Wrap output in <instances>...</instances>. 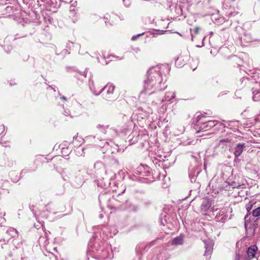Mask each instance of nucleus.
<instances>
[{
  "mask_svg": "<svg viewBox=\"0 0 260 260\" xmlns=\"http://www.w3.org/2000/svg\"><path fill=\"white\" fill-rule=\"evenodd\" d=\"M89 247L87 251V259L88 255L95 259L105 260L109 256L110 252L108 246L104 241L100 239H94L93 242L91 239L89 243Z\"/></svg>",
  "mask_w": 260,
  "mask_h": 260,
  "instance_id": "obj_1",
  "label": "nucleus"
},
{
  "mask_svg": "<svg viewBox=\"0 0 260 260\" xmlns=\"http://www.w3.org/2000/svg\"><path fill=\"white\" fill-rule=\"evenodd\" d=\"M259 216H260V212H247L244 217L245 223L252 224L251 222L256 221L257 218H256V217Z\"/></svg>",
  "mask_w": 260,
  "mask_h": 260,
  "instance_id": "obj_2",
  "label": "nucleus"
},
{
  "mask_svg": "<svg viewBox=\"0 0 260 260\" xmlns=\"http://www.w3.org/2000/svg\"><path fill=\"white\" fill-rule=\"evenodd\" d=\"M205 244V251L204 255L207 256L211 254L213 250V242L210 240L204 241Z\"/></svg>",
  "mask_w": 260,
  "mask_h": 260,
  "instance_id": "obj_3",
  "label": "nucleus"
},
{
  "mask_svg": "<svg viewBox=\"0 0 260 260\" xmlns=\"http://www.w3.org/2000/svg\"><path fill=\"white\" fill-rule=\"evenodd\" d=\"M245 229L246 237L247 238H250L254 234L255 229L254 224H248L247 223H245Z\"/></svg>",
  "mask_w": 260,
  "mask_h": 260,
  "instance_id": "obj_4",
  "label": "nucleus"
},
{
  "mask_svg": "<svg viewBox=\"0 0 260 260\" xmlns=\"http://www.w3.org/2000/svg\"><path fill=\"white\" fill-rule=\"evenodd\" d=\"M101 227L102 228V230L103 234L105 235L107 237H109V230H113V231H112L113 235H116L118 232L115 226L101 225Z\"/></svg>",
  "mask_w": 260,
  "mask_h": 260,
  "instance_id": "obj_5",
  "label": "nucleus"
},
{
  "mask_svg": "<svg viewBox=\"0 0 260 260\" xmlns=\"http://www.w3.org/2000/svg\"><path fill=\"white\" fill-rule=\"evenodd\" d=\"M227 212H217L215 217V220L217 222H224L228 219Z\"/></svg>",
  "mask_w": 260,
  "mask_h": 260,
  "instance_id": "obj_6",
  "label": "nucleus"
},
{
  "mask_svg": "<svg viewBox=\"0 0 260 260\" xmlns=\"http://www.w3.org/2000/svg\"><path fill=\"white\" fill-rule=\"evenodd\" d=\"M258 248L256 245H252L250 246L247 251L248 257L249 259L253 258L255 257V254Z\"/></svg>",
  "mask_w": 260,
  "mask_h": 260,
  "instance_id": "obj_7",
  "label": "nucleus"
},
{
  "mask_svg": "<svg viewBox=\"0 0 260 260\" xmlns=\"http://www.w3.org/2000/svg\"><path fill=\"white\" fill-rule=\"evenodd\" d=\"M211 206V200L208 198H205L201 205V209L203 210H208Z\"/></svg>",
  "mask_w": 260,
  "mask_h": 260,
  "instance_id": "obj_8",
  "label": "nucleus"
},
{
  "mask_svg": "<svg viewBox=\"0 0 260 260\" xmlns=\"http://www.w3.org/2000/svg\"><path fill=\"white\" fill-rule=\"evenodd\" d=\"M184 236L180 235L174 238L171 241V245H182L183 243Z\"/></svg>",
  "mask_w": 260,
  "mask_h": 260,
  "instance_id": "obj_9",
  "label": "nucleus"
},
{
  "mask_svg": "<svg viewBox=\"0 0 260 260\" xmlns=\"http://www.w3.org/2000/svg\"><path fill=\"white\" fill-rule=\"evenodd\" d=\"M245 147L244 144H238L235 147L234 155L235 157H239L243 152Z\"/></svg>",
  "mask_w": 260,
  "mask_h": 260,
  "instance_id": "obj_10",
  "label": "nucleus"
},
{
  "mask_svg": "<svg viewBox=\"0 0 260 260\" xmlns=\"http://www.w3.org/2000/svg\"><path fill=\"white\" fill-rule=\"evenodd\" d=\"M217 121L216 120H209L203 124L202 129H204V131H206L209 128L215 126L217 124Z\"/></svg>",
  "mask_w": 260,
  "mask_h": 260,
  "instance_id": "obj_11",
  "label": "nucleus"
},
{
  "mask_svg": "<svg viewBox=\"0 0 260 260\" xmlns=\"http://www.w3.org/2000/svg\"><path fill=\"white\" fill-rule=\"evenodd\" d=\"M115 86L112 84L106 85L103 89L104 92H106L108 94H112L114 92Z\"/></svg>",
  "mask_w": 260,
  "mask_h": 260,
  "instance_id": "obj_12",
  "label": "nucleus"
},
{
  "mask_svg": "<svg viewBox=\"0 0 260 260\" xmlns=\"http://www.w3.org/2000/svg\"><path fill=\"white\" fill-rule=\"evenodd\" d=\"M7 234L9 235L10 238L18 237V231L13 228H10L7 231Z\"/></svg>",
  "mask_w": 260,
  "mask_h": 260,
  "instance_id": "obj_13",
  "label": "nucleus"
},
{
  "mask_svg": "<svg viewBox=\"0 0 260 260\" xmlns=\"http://www.w3.org/2000/svg\"><path fill=\"white\" fill-rule=\"evenodd\" d=\"M34 216L36 218V220L38 221L37 223H34V227L37 229H40L41 228H43L44 225V221L42 220H40L38 217L36 213H34Z\"/></svg>",
  "mask_w": 260,
  "mask_h": 260,
  "instance_id": "obj_14",
  "label": "nucleus"
},
{
  "mask_svg": "<svg viewBox=\"0 0 260 260\" xmlns=\"http://www.w3.org/2000/svg\"><path fill=\"white\" fill-rule=\"evenodd\" d=\"M256 204V202L253 203V202H249L246 205V209L247 211H250L254 205Z\"/></svg>",
  "mask_w": 260,
  "mask_h": 260,
  "instance_id": "obj_15",
  "label": "nucleus"
},
{
  "mask_svg": "<svg viewBox=\"0 0 260 260\" xmlns=\"http://www.w3.org/2000/svg\"><path fill=\"white\" fill-rule=\"evenodd\" d=\"M199 29H200V28L199 27H196L194 29V33L195 35H197L198 34L199 32Z\"/></svg>",
  "mask_w": 260,
  "mask_h": 260,
  "instance_id": "obj_16",
  "label": "nucleus"
},
{
  "mask_svg": "<svg viewBox=\"0 0 260 260\" xmlns=\"http://www.w3.org/2000/svg\"><path fill=\"white\" fill-rule=\"evenodd\" d=\"M5 215V213H4L3 214L2 213H1V214H0V221H1L2 220H4V221L5 220V219L3 218V216H4Z\"/></svg>",
  "mask_w": 260,
  "mask_h": 260,
  "instance_id": "obj_17",
  "label": "nucleus"
},
{
  "mask_svg": "<svg viewBox=\"0 0 260 260\" xmlns=\"http://www.w3.org/2000/svg\"><path fill=\"white\" fill-rule=\"evenodd\" d=\"M109 237H112L114 235H113V232L112 231H113V230H109Z\"/></svg>",
  "mask_w": 260,
  "mask_h": 260,
  "instance_id": "obj_18",
  "label": "nucleus"
},
{
  "mask_svg": "<svg viewBox=\"0 0 260 260\" xmlns=\"http://www.w3.org/2000/svg\"><path fill=\"white\" fill-rule=\"evenodd\" d=\"M252 211H260V207H256L254 210H253Z\"/></svg>",
  "mask_w": 260,
  "mask_h": 260,
  "instance_id": "obj_19",
  "label": "nucleus"
},
{
  "mask_svg": "<svg viewBox=\"0 0 260 260\" xmlns=\"http://www.w3.org/2000/svg\"><path fill=\"white\" fill-rule=\"evenodd\" d=\"M154 242H155V241H151V242H150V243L148 244V246H149V247H150L151 245H152L153 244H154Z\"/></svg>",
  "mask_w": 260,
  "mask_h": 260,
  "instance_id": "obj_20",
  "label": "nucleus"
},
{
  "mask_svg": "<svg viewBox=\"0 0 260 260\" xmlns=\"http://www.w3.org/2000/svg\"><path fill=\"white\" fill-rule=\"evenodd\" d=\"M61 99H62V100H63L64 101H67V98L64 96H61Z\"/></svg>",
  "mask_w": 260,
  "mask_h": 260,
  "instance_id": "obj_21",
  "label": "nucleus"
},
{
  "mask_svg": "<svg viewBox=\"0 0 260 260\" xmlns=\"http://www.w3.org/2000/svg\"><path fill=\"white\" fill-rule=\"evenodd\" d=\"M103 217H104V215H103L102 214H100L99 215V217H100V218H103Z\"/></svg>",
  "mask_w": 260,
  "mask_h": 260,
  "instance_id": "obj_22",
  "label": "nucleus"
},
{
  "mask_svg": "<svg viewBox=\"0 0 260 260\" xmlns=\"http://www.w3.org/2000/svg\"><path fill=\"white\" fill-rule=\"evenodd\" d=\"M0 129H2V130H4V126L3 125H2L0 127Z\"/></svg>",
  "mask_w": 260,
  "mask_h": 260,
  "instance_id": "obj_23",
  "label": "nucleus"
},
{
  "mask_svg": "<svg viewBox=\"0 0 260 260\" xmlns=\"http://www.w3.org/2000/svg\"><path fill=\"white\" fill-rule=\"evenodd\" d=\"M136 39V37H135V36H133V37H132V39L133 40H135Z\"/></svg>",
  "mask_w": 260,
  "mask_h": 260,
  "instance_id": "obj_24",
  "label": "nucleus"
},
{
  "mask_svg": "<svg viewBox=\"0 0 260 260\" xmlns=\"http://www.w3.org/2000/svg\"><path fill=\"white\" fill-rule=\"evenodd\" d=\"M53 250L56 251H57V247H53Z\"/></svg>",
  "mask_w": 260,
  "mask_h": 260,
  "instance_id": "obj_25",
  "label": "nucleus"
},
{
  "mask_svg": "<svg viewBox=\"0 0 260 260\" xmlns=\"http://www.w3.org/2000/svg\"><path fill=\"white\" fill-rule=\"evenodd\" d=\"M149 80H152V81H153V80L152 79V78H151V79H149V77H148V81Z\"/></svg>",
  "mask_w": 260,
  "mask_h": 260,
  "instance_id": "obj_26",
  "label": "nucleus"
},
{
  "mask_svg": "<svg viewBox=\"0 0 260 260\" xmlns=\"http://www.w3.org/2000/svg\"><path fill=\"white\" fill-rule=\"evenodd\" d=\"M9 255L10 256H12V253H9Z\"/></svg>",
  "mask_w": 260,
  "mask_h": 260,
  "instance_id": "obj_27",
  "label": "nucleus"
},
{
  "mask_svg": "<svg viewBox=\"0 0 260 260\" xmlns=\"http://www.w3.org/2000/svg\"><path fill=\"white\" fill-rule=\"evenodd\" d=\"M48 252L51 253H52V254H53L52 252L50 251H48Z\"/></svg>",
  "mask_w": 260,
  "mask_h": 260,
  "instance_id": "obj_28",
  "label": "nucleus"
},
{
  "mask_svg": "<svg viewBox=\"0 0 260 260\" xmlns=\"http://www.w3.org/2000/svg\"><path fill=\"white\" fill-rule=\"evenodd\" d=\"M205 215H209V214H205Z\"/></svg>",
  "mask_w": 260,
  "mask_h": 260,
  "instance_id": "obj_29",
  "label": "nucleus"
}]
</instances>
